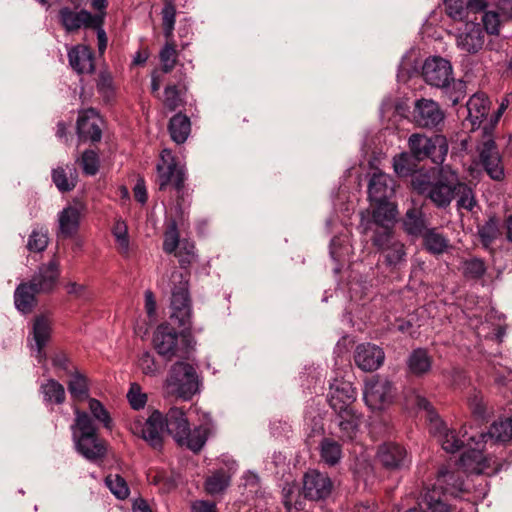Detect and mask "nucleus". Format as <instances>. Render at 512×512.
Here are the masks:
<instances>
[{
    "instance_id": "nucleus-1",
    "label": "nucleus",
    "mask_w": 512,
    "mask_h": 512,
    "mask_svg": "<svg viewBox=\"0 0 512 512\" xmlns=\"http://www.w3.org/2000/svg\"><path fill=\"white\" fill-rule=\"evenodd\" d=\"M416 405L419 409L426 411L427 419L430 423V433L439 437L441 446L445 451L449 453H455L464 446H468L472 451L474 459L477 460L478 473L490 474L488 469L491 468V462H493V465H495V467L492 469V472H497L500 469L499 463L496 459L492 460L491 458L483 457L481 450L479 449V441H477L476 435H469L465 427H463L460 431L461 437H459L454 430L447 429L444 422L435 412L432 404L426 398L420 395L416 396Z\"/></svg>"
},
{
    "instance_id": "nucleus-2",
    "label": "nucleus",
    "mask_w": 512,
    "mask_h": 512,
    "mask_svg": "<svg viewBox=\"0 0 512 512\" xmlns=\"http://www.w3.org/2000/svg\"><path fill=\"white\" fill-rule=\"evenodd\" d=\"M166 432L170 434L175 442L186 447L194 453H198L204 447L209 435L214 431L212 423H205L190 429L189 421L184 410L172 407L164 417Z\"/></svg>"
},
{
    "instance_id": "nucleus-3",
    "label": "nucleus",
    "mask_w": 512,
    "mask_h": 512,
    "mask_svg": "<svg viewBox=\"0 0 512 512\" xmlns=\"http://www.w3.org/2000/svg\"><path fill=\"white\" fill-rule=\"evenodd\" d=\"M74 413L75 419L71 430L77 452L90 461L104 458L107 452L106 443L97 434L92 419L77 407Z\"/></svg>"
},
{
    "instance_id": "nucleus-4",
    "label": "nucleus",
    "mask_w": 512,
    "mask_h": 512,
    "mask_svg": "<svg viewBox=\"0 0 512 512\" xmlns=\"http://www.w3.org/2000/svg\"><path fill=\"white\" fill-rule=\"evenodd\" d=\"M156 168L159 190L164 191L168 186H172L176 191V209L179 213H183L186 198L189 197L185 187L187 179L185 167L179 163L170 150L164 149Z\"/></svg>"
},
{
    "instance_id": "nucleus-5",
    "label": "nucleus",
    "mask_w": 512,
    "mask_h": 512,
    "mask_svg": "<svg viewBox=\"0 0 512 512\" xmlns=\"http://www.w3.org/2000/svg\"><path fill=\"white\" fill-rule=\"evenodd\" d=\"M189 275L175 269L170 276L171 320L185 330L190 328L192 318L191 299L188 289Z\"/></svg>"
},
{
    "instance_id": "nucleus-6",
    "label": "nucleus",
    "mask_w": 512,
    "mask_h": 512,
    "mask_svg": "<svg viewBox=\"0 0 512 512\" xmlns=\"http://www.w3.org/2000/svg\"><path fill=\"white\" fill-rule=\"evenodd\" d=\"M199 387V377L193 365L182 361L172 365L166 379L168 394L190 400L199 392Z\"/></svg>"
},
{
    "instance_id": "nucleus-7",
    "label": "nucleus",
    "mask_w": 512,
    "mask_h": 512,
    "mask_svg": "<svg viewBox=\"0 0 512 512\" xmlns=\"http://www.w3.org/2000/svg\"><path fill=\"white\" fill-rule=\"evenodd\" d=\"M408 147L415 160L431 159L437 165L445 161L448 153V142L442 135L428 137L421 133H413L408 139Z\"/></svg>"
},
{
    "instance_id": "nucleus-8",
    "label": "nucleus",
    "mask_w": 512,
    "mask_h": 512,
    "mask_svg": "<svg viewBox=\"0 0 512 512\" xmlns=\"http://www.w3.org/2000/svg\"><path fill=\"white\" fill-rule=\"evenodd\" d=\"M492 127L483 128V140L478 144L480 164L491 179L501 181L504 179L502 159L491 135Z\"/></svg>"
},
{
    "instance_id": "nucleus-9",
    "label": "nucleus",
    "mask_w": 512,
    "mask_h": 512,
    "mask_svg": "<svg viewBox=\"0 0 512 512\" xmlns=\"http://www.w3.org/2000/svg\"><path fill=\"white\" fill-rule=\"evenodd\" d=\"M456 184H458L456 172L452 171L448 166H442L440 168V176L425 197L438 208H445L450 205L454 198Z\"/></svg>"
},
{
    "instance_id": "nucleus-10",
    "label": "nucleus",
    "mask_w": 512,
    "mask_h": 512,
    "mask_svg": "<svg viewBox=\"0 0 512 512\" xmlns=\"http://www.w3.org/2000/svg\"><path fill=\"white\" fill-rule=\"evenodd\" d=\"M131 429L135 435L140 436L153 449H162L166 428L164 416L159 411H153L144 423L135 422Z\"/></svg>"
},
{
    "instance_id": "nucleus-11",
    "label": "nucleus",
    "mask_w": 512,
    "mask_h": 512,
    "mask_svg": "<svg viewBox=\"0 0 512 512\" xmlns=\"http://www.w3.org/2000/svg\"><path fill=\"white\" fill-rule=\"evenodd\" d=\"M413 121L420 128L438 129L444 122L445 114L439 104L432 99L421 98L415 101Z\"/></svg>"
},
{
    "instance_id": "nucleus-12",
    "label": "nucleus",
    "mask_w": 512,
    "mask_h": 512,
    "mask_svg": "<svg viewBox=\"0 0 512 512\" xmlns=\"http://www.w3.org/2000/svg\"><path fill=\"white\" fill-rule=\"evenodd\" d=\"M422 76L430 86L447 88L453 81L452 66L441 57L428 58L422 67Z\"/></svg>"
},
{
    "instance_id": "nucleus-13",
    "label": "nucleus",
    "mask_w": 512,
    "mask_h": 512,
    "mask_svg": "<svg viewBox=\"0 0 512 512\" xmlns=\"http://www.w3.org/2000/svg\"><path fill=\"white\" fill-rule=\"evenodd\" d=\"M436 488L441 493V498L447 502L448 496L457 497L464 490L462 472L457 469L441 467L433 484L424 486L423 489Z\"/></svg>"
},
{
    "instance_id": "nucleus-14",
    "label": "nucleus",
    "mask_w": 512,
    "mask_h": 512,
    "mask_svg": "<svg viewBox=\"0 0 512 512\" xmlns=\"http://www.w3.org/2000/svg\"><path fill=\"white\" fill-rule=\"evenodd\" d=\"M153 343L157 353L168 360L181 356L182 351L186 352L179 344V334L169 324H161L157 327Z\"/></svg>"
},
{
    "instance_id": "nucleus-15",
    "label": "nucleus",
    "mask_w": 512,
    "mask_h": 512,
    "mask_svg": "<svg viewBox=\"0 0 512 512\" xmlns=\"http://www.w3.org/2000/svg\"><path fill=\"white\" fill-rule=\"evenodd\" d=\"M356 391L352 383L345 380L335 379L330 384L328 402L335 413H343L354 409Z\"/></svg>"
},
{
    "instance_id": "nucleus-16",
    "label": "nucleus",
    "mask_w": 512,
    "mask_h": 512,
    "mask_svg": "<svg viewBox=\"0 0 512 512\" xmlns=\"http://www.w3.org/2000/svg\"><path fill=\"white\" fill-rule=\"evenodd\" d=\"M485 32L480 23L473 21L464 24L456 37V45L469 54L478 53L484 46Z\"/></svg>"
},
{
    "instance_id": "nucleus-17",
    "label": "nucleus",
    "mask_w": 512,
    "mask_h": 512,
    "mask_svg": "<svg viewBox=\"0 0 512 512\" xmlns=\"http://www.w3.org/2000/svg\"><path fill=\"white\" fill-rule=\"evenodd\" d=\"M385 360V353L381 347L373 343H361L356 346L354 361L357 367L365 372L379 369Z\"/></svg>"
},
{
    "instance_id": "nucleus-18",
    "label": "nucleus",
    "mask_w": 512,
    "mask_h": 512,
    "mask_svg": "<svg viewBox=\"0 0 512 512\" xmlns=\"http://www.w3.org/2000/svg\"><path fill=\"white\" fill-rule=\"evenodd\" d=\"M331 479L316 470L307 472L303 480L304 496L310 500L318 501L327 498L332 492Z\"/></svg>"
},
{
    "instance_id": "nucleus-19",
    "label": "nucleus",
    "mask_w": 512,
    "mask_h": 512,
    "mask_svg": "<svg viewBox=\"0 0 512 512\" xmlns=\"http://www.w3.org/2000/svg\"><path fill=\"white\" fill-rule=\"evenodd\" d=\"M59 276V262L56 258H53L47 264L39 266L37 272L28 283L31 285L32 290L36 292L49 293L55 288Z\"/></svg>"
},
{
    "instance_id": "nucleus-20",
    "label": "nucleus",
    "mask_w": 512,
    "mask_h": 512,
    "mask_svg": "<svg viewBox=\"0 0 512 512\" xmlns=\"http://www.w3.org/2000/svg\"><path fill=\"white\" fill-rule=\"evenodd\" d=\"M101 118L93 108L83 110L77 119V134L81 141L99 142L102 138Z\"/></svg>"
},
{
    "instance_id": "nucleus-21",
    "label": "nucleus",
    "mask_w": 512,
    "mask_h": 512,
    "mask_svg": "<svg viewBox=\"0 0 512 512\" xmlns=\"http://www.w3.org/2000/svg\"><path fill=\"white\" fill-rule=\"evenodd\" d=\"M392 390V384L388 380H372L365 385L364 400L372 409H381L391 401Z\"/></svg>"
},
{
    "instance_id": "nucleus-22",
    "label": "nucleus",
    "mask_w": 512,
    "mask_h": 512,
    "mask_svg": "<svg viewBox=\"0 0 512 512\" xmlns=\"http://www.w3.org/2000/svg\"><path fill=\"white\" fill-rule=\"evenodd\" d=\"M377 457L382 466L388 470H400L410 463L406 449L391 442L379 447Z\"/></svg>"
},
{
    "instance_id": "nucleus-23",
    "label": "nucleus",
    "mask_w": 512,
    "mask_h": 512,
    "mask_svg": "<svg viewBox=\"0 0 512 512\" xmlns=\"http://www.w3.org/2000/svg\"><path fill=\"white\" fill-rule=\"evenodd\" d=\"M395 192L394 180L381 171L374 172L368 184L369 200L374 202H386Z\"/></svg>"
},
{
    "instance_id": "nucleus-24",
    "label": "nucleus",
    "mask_w": 512,
    "mask_h": 512,
    "mask_svg": "<svg viewBox=\"0 0 512 512\" xmlns=\"http://www.w3.org/2000/svg\"><path fill=\"white\" fill-rule=\"evenodd\" d=\"M71 68L79 75L92 74L95 71L94 53L89 46L76 45L68 51Z\"/></svg>"
},
{
    "instance_id": "nucleus-25",
    "label": "nucleus",
    "mask_w": 512,
    "mask_h": 512,
    "mask_svg": "<svg viewBox=\"0 0 512 512\" xmlns=\"http://www.w3.org/2000/svg\"><path fill=\"white\" fill-rule=\"evenodd\" d=\"M451 505L441 498L438 489H423L418 498V507H413L405 512H451Z\"/></svg>"
},
{
    "instance_id": "nucleus-26",
    "label": "nucleus",
    "mask_w": 512,
    "mask_h": 512,
    "mask_svg": "<svg viewBox=\"0 0 512 512\" xmlns=\"http://www.w3.org/2000/svg\"><path fill=\"white\" fill-rule=\"evenodd\" d=\"M98 15H92L87 10L73 11L69 7H64L59 11V19L67 32H74L80 28H90Z\"/></svg>"
},
{
    "instance_id": "nucleus-27",
    "label": "nucleus",
    "mask_w": 512,
    "mask_h": 512,
    "mask_svg": "<svg viewBox=\"0 0 512 512\" xmlns=\"http://www.w3.org/2000/svg\"><path fill=\"white\" fill-rule=\"evenodd\" d=\"M337 414L338 437L342 442H352L360 430L362 415L356 410H348Z\"/></svg>"
},
{
    "instance_id": "nucleus-28",
    "label": "nucleus",
    "mask_w": 512,
    "mask_h": 512,
    "mask_svg": "<svg viewBox=\"0 0 512 512\" xmlns=\"http://www.w3.org/2000/svg\"><path fill=\"white\" fill-rule=\"evenodd\" d=\"M318 450L320 461L329 467L339 464L343 457L342 445L331 437H323Z\"/></svg>"
},
{
    "instance_id": "nucleus-29",
    "label": "nucleus",
    "mask_w": 512,
    "mask_h": 512,
    "mask_svg": "<svg viewBox=\"0 0 512 512\" xmlns=\"http://www.w3.org/2000/svg\"><path fill=\"white\" fill-rule=\"evenodd\" d=\"M403 228L411 236H422L428 229L426 216L420 207L413 206L406 211Z\"/></svg>"
},
{
    "instance_id": "nucleus-30",
    "label": "nucleus",
    "mask_w": 512,
    "mask_h": 512,
    "mask_svg": "<svg viewBox=\"0 0 512 512\" xmlns=\"http://www.w3.org/2000/svg\"><path fill=\"white\" fill-rule=\"evenodd\" d=\"M489 100L481 93H476L470 97L467 102V119L471 122L472 127L480 126L482 121L486 119L489 111Z\"/></svg>"
},
{
    "instance_id": "nucleus-31",
    "label": "nucleus",
    "mask_w": 512,
    "mask_h": 512,
    "mask_svg": "<svg viewBox=\"0 0 512 512\" xmlns=\"http://www.w3.org/2000/svg\"><path fill=\"white\" fill-rule=\"evenodd\" d=\"M80 211L77 207L68 206L58 215L59 235L70 238L78 231L80 224Z\"/></svg>"
},
{
    "instance_id": "nucleus-32",
    "label": "nucleus",
    "mask_w": 512,
    "mask_h": 512,
    "mask_svg": "<svg viewBox=\"0 0 512 512\" xmlns=\"http://www.w3.org/2000/svg\"><path fill=\"white\" fill-rule=\"evenodd\" d=\"M406 363L410 374L421 377L431 370L432 357L426 349L417 348L410 353Z\"/></svg>"
},
{
    "instance_id": "nucleus-33",
    "label": "nucleus",
    "mask_w": 512,
    "mask_h": 512,
    "mask_svg": "<svg viewBox=\"0 0 512 512\" xmlns=\"http://www.w3.org/2000/svg\"><path fill=\"white\" fill-rule=\"evenodd\" d=\"M493 439L496 442H508L512 439V418L495 421L487 433H480L478 436L479 445L487 442V439Z\"/></svg>"
},
{
    "instance_id": "nucleus-34",
    "label": "nucleus",
    "mask_w": 512,
    "mask_h": 512,
    "mask_svg": "<svg viewBox=\"0 0 512 512\" xmlns=\"http://www.w3.org/2000/svg\"><path fill=\"white\" fill-rule=\"evenodd\" d=\"M439 176L440 169L436 168L414 171L411 174V186L418 194L426 196Z\"/></svg>"
},
{
    "instance_id": "nucleus-35",
    "label": "nucleus",
    "mask_w": 512,
    "mask_h": 512,
    "mask_svg": "<svg viewBox=\"0 0 512 512\" xmlns=\"http://www.w3.org/2000/svg\"><path fill=\"white\" fill-rule=\"evenodd\" d=\"M375 205L372 212L370 224L375 227H394L396 219V206L389 202H374Z\"/></svg>"
},
{
    "instance_id": "nucleus-36",
    "label": "nucleus",
    "mask_w": 512,
    "mask_h": 512,
    "mask_svg": "<svg viewBox=\"0 0 512 512\" xmlns=\"http://www.w3.org/2000/svg\"><path fill=\"white\" fill-rule=\"evenodd\" d=\"M421 237L423 238V247L432 255L443 254L450 246L449 239L437 228H428Z\"/></svg>"
},
{
    "instance_id": "nucleus-37",
    "label": "nucleus",
    "mask_w": 512,
    "mask_h": 512,
    "mask_svg": "<svg viewBox=\"0 0 512 512\" xmlns=\"http://www.w3.org/2000/svg\"><path fill=\"white\" fill-rule=\"evenodd\" d=\"M38 293L28 282L20 283L14 292L15 307L24 314L30 313L36 305L35 295Z\"/></svg>"
},
{
    "instance_id": "nucleus-38",
    "label": "nucleus",
    "mask_w": 512,
    "mask_h": 512,
    "mask_svg": "<svg viewBox=\"0 0 512 512\" xmlns=\"http://www.w3.org/2000/svg\"><path fill=\"white\" fill-rule=\"evenodd\" d=\"M52 181L60 192L72 191L77 184L78 174L76 168L61 166L52 170Z\"/></svg>"
},
{
    "instance_id": "nucleus-39",
    "label": "nucleus",
    "mask_w": 512,
    "mask_h": 512,
    "mask_svg": "<svg viewBox=\"0 0 512 512\" xmlns=\"http://www.w3.org/2000/svg\"><path fill=\"white\" fill-rule=\"evenodd\" d=\"M168 130L174 142L184 143L191 132L189 117L182 113L175 114L169 121Z\"/></svg>"
},
{
    "instance_id": "nucleus-40",
    "label": "nucleus",
    "mask_w": 512,
    "mask_h": 512,
    "mask_svg": "<svg viewBox=\"0 0 512 512\" xmlns=\"http://www.w3.org/2000/svg\"><path fill=\"white\" fill-rule=\"evenodd\" d=\"M51 334V323L45 316L36 317L33 325V338L37 348V357L39 360L45 356L43 348L48 342Z\"/></svg>"
},
{
    "instance_id": "nucleus-41",
    "label": "nucleus",
    "mask_w": 512,
    "mask_h": 512,
    "mask_svg": "<svg viewBox=\"0 0 512 512\" xmlns=\"http://www.w3.org/2000/svg\"><path fill=\"white\" fill-rule=\"evenodd\" d=\"M379 253L384 264L390 269H399L406 262L405 246L400 240L387 246Z\"/></svg>"
},
{
    "instance_id": "nucleus-42",
    "label": "nucleus",
    "mask_w": 512,
    "mask_h": 512,
    "mask_svg": "<svg viewBox=\"0 0 512 512\" xmlns=\"http://www.w3.org/2000/svg\"><path fill=\"white\" fill-rule=\"evenodd\" d=\"M487 264L484 259L471 257L461 262V273L466 280L480 281L487 273Z\"/></svg>"
},
{
    "instance_id": "nucleus-43",
    "label": "nucleus",
    "mask_w": 512,
    "mask_h": 512,
    "mask_svg": "<svg viewBox=\"0 0 512 512\" xmlns=\"http://www.w3.org/2000/svg\"><path fill=\"white\" fill-rule=\"evenodd\" d=\"M186 86L180 81L177 84H168L164 89L163 105L169 111H175L185 104Z\"/></svg>"
},
{
    "instance_id": "nucleus-44",
    "label": "nucleus",
    "mask_w": 512,
    "mask_h": 512,
    "mask_svg": "<svg viewBox=\"0 0 512 512\" xmlns=\"http://www.w3.org/2000/svg\"><path fill=\"white\" fill-rule=\"evenodd\" d=\"M40 392L46 404L61 405L66 399L64 386L54 379H48L40 386Z\"/></svg>"
},
{
    "instance_id": "nucleus-45",
    "label": "nucleus",
    "mask_w": 512,
    "mask_h": 512,
    "mask_svg": "<svg viewBox=\"0 0 512 512\" xmlns=\"http://www.w3.org/2000/svg\"><path fill=\"white\" fill-rule=\"evenodd\" d=\"M478 236L482 247L492 250V245L500 236L499 222L495 217H490L484 224L478 226Z\"/></svg>"
},
{
    "instance_id": "nucleus-46",
    "label": "nucleus",
    "mask_w": 512,
    "mask_h": 512,
    "mask_svg": "<svg viewBox=\"0 0 512 512\" xmlns=\"http://www.w3.org/2000/svg\"><path fill=\"white\" fill-rule=\"evenodd\" d=\"M68 391L75 401H84L89 397V387L87 378L78 371L71 373V379L68 382Z\"/></svg>"
},
{
    "instance_id": "nucleus-47",
    "label": "nucleus",
    "mask_w": 512,
    "mask_h": 512,
    "mask_svg": "<svg viewBox=\"0 0 512 512\" xmlns=\"http://www.w3.org/2000/svg\"><path fill=\"white\" fill-rule=\"evenodd\" d=\"M112 235L115 238L117 250L120 254L127 257L130 251V240L128 235V226L122 219H117L112 227Z\"/></svg>"
},
{
    "instance_id": "nucleus-48",
    "label": "nucleus",
    "mask_w": 512,
    "mask_h": 512,
    "mask_svg": "<svg viewBox=\"0 0 512 512\" xmlns=\"http://www.w3.org/2000/svg\"><path fill=\"white\" fill-rule=\"evenodd\" d=\"M368 229L373 230V236L371 237L372 245L376 248L377 252L382 251L387 246L396 242L398 239L394 235L393 227H375L371 226Z\"/></svg>"
},
{
    "instance_id": "nucleus-49",
    "label": "nucleus",
    "mask_w": 512,
    "mask_h": 512,
    "mask_svg": "<svg viewBox=\"0 0 512 512\" xmlns=\"http://www.w3.org/2000/svg\"><path fill=\"white\" fill-rule=\"evenodd\" d=\"M455 195L458 196L457 206L459 209L463 208L467 211H472L476 206V199L471 187L466 184L460 183L455 186Z\"/></svg>"
},
{
    "instance_id": "nucleus-50",
    "label": "nucleus",
    "mask_w": 512,
    "mask_h": 512,
    "mask_svg": "<svg viewBox=\"0 0 512 512\" xmlns=\"http://www.w3.org/2000/svg\"><path fill=\"white\" fill-rule=\"evenodd\" d=\"M413 156L407 152H402L393 158V168L399 177H407L414 172L416 164Z\"/></svg>"
},
{
    "instance_id": "nucleus-51",
    "label": "nucleus",
    "mask_w": 512,
    "mask_h": 512,
    "mask_svg": "<svg viewBox=\"0 0 512 512\" xmlns=\"http://www.w3.org/2000/svg\"><path fill=\"white\" fill-rule=\"evenodd\" d=\"M163 34L166 40L173 39V32L176 22V7L172 2H167L161 12Z\"/></svg>"
},
{
    "instance_id": "nucleus-52",
    "label": "nucleus",
    "mask_w": 512,
    "mask_h": 512,
    "mask_svg": "<svg viewBox=\"0 0 512 512\" xmlns=\"http://www.w3.org/2000/svg\"><path fill=\"white\" fill-rule=\"evenodd\" d=\"M177 51L175 44L172 40H167L164 47L159 53V58L162 63V71L164 73H170L177 62Z\"/></svg>"
},
{
    "instance_id": "nucleus-53",
    "label": "nucleus",
    "mask_w": 512,
    "mask_h": 512,
    "mask_svg": "<svg viewBox=\"0 0 512 512\" xmlns=\"http://www.w3.org/2000/svg\"><path fill=\"white\" fill-rule=\"evenodd\" d=\"M105 484L118 499L124 500L129 496V487L125 479L120 475L109 474L105 478Z\"/></svg>"
},
{
    "instance_id": "nucleus-54",
    "label": "nucleus",
    "mask_w": 512,
    "mask_h": 512,
    "mask_svg": "<svg viewBox=\"0 0 512 512\" xmlns=\"http://www.w3.org/2000/svg\"><path fill=\"white\" fill-rule=\"evenodd\" d=\"M48 242L49 238L47 230H44L43 228H35L29 235L27 249L30 252L39 253L46 249Z\"/></svg>"
},
{
    "instance_id": "nucleus-55",
    "label": "nucleus",
    "mask_w": 512,
    "mask_h": 512,
    "mask_svg": "<svg viewBox=\"0 0 512 512\" xmlns=\"http://www.w3.org/2000/svg\"><path fill=\"white\" fill-rule=\"evenodd\" d=\"M97 91L105 101H110L114 97V84L112 75L108 71H101L97 80Z\"/></svg>"
},
{
    "instance_id": "nucleus-56",
    "label": "nucleus",
    "mask_w": 512,
    "mask_h": 512,
    "mask_svg": "<svg viewBox=\"0 0 512 512\" xmlns=\"http://www.w3.org/2000/svg\"><path fill=\"white\" fill-rule=\"evenodd\" d=\"M79 161L86 175L93 176L99 171L100 160L97 152L94 150H85Z\"/></svg>"
},
{
    "instance_id": "nucleus-57",
    "label": "nucleus",
    "mask_w": 512,
    "mask_h": 512,
    "mask_svg": "<svg viewBox=\"0 0 512 512\" xmlns=\"http://www.w3.org/2000/svg\"><path fill=\"white\" fill-rule=\"evenodd\" d=\"M180 244L177 224L175 221H171L164 233L163 250L168 254L176 253Z\"/></svg>"
},
{
    "instance_id": "nucleus-58",
    "label": "nucleus",
    "mask_w": 512,
    "mask_h": 512,
    "mask_svg": "<svg viewBox=\"0 0 512 512\" xmlns=\"http://www.w3.org/2000/svg\"><path fill=\"white\" fill-rule=\"evenodd\" d=\"M229 485V480L222 472H217L206 479L205 488L209 494H218Z\"/></svg>"
},
{
    "instance_id": "nucleus-59",
    "label": "nucleus",
    "mask_w": 512,
    "mask_h": 512,
    "mask_svg": "<svg viewBox=\"0 0 512 512\" xmlns=\"http://www.w3.org/2000/svg\"><path fill=\"white\" fill-rule=\"evenodd\" d=\"M178 257L181 267H188L195 259V246L192 242L182 241L179 251L175 253Z\"/></svg>"
},
{
    "instance_id": "nucleus-60",
    "label": "nucleus",
    "mask_w": 512,
    "mask_h": 512,
    "mask_svg": "<svg viewBox=\"0 0 512 512\" xmlns=\"http://www.w3.org/2000/svg\"><path fill=\"white\" fill-rule=\"evenodd\" d=\"M89 409L95 419L102 422L106 428H111L110 415L100 401L94 398L89 399Z\"/></svg>"
},
{
    "instance_id": "nucleus-61",
    "label": "nucleus",
    "mask_w": 512,
    "mask_h": 512,
    "mask_svg": "<svg viewBox=\"0 0 512 512\" xmlns=\"http://www.w3.org/2000/svg\"><path fill=\"white\" fill-rule=\"evenodd\" d=\"M127 398L131 407L135 410L143 408L147 402V395L142 393L140 386L136 383L131 384Z\"/></svg>"
},
{
    "instance_id": "nucleus-62",
    "label": "nucleus",
    "mask_w": 512,
    "mask_h": 512,
    "mask_svg": "<svg viewBox=\"0 0 512 512\" xmlns=\"http://www.w3.org/2000/svg\"><path fill=\"white\" fill-rule=\"evenodd\" d=\"M468 403L472 414L477 419L485 418L486 406L484 403L483 396L480 392L474 391V393L469 397Z\"/></svg>"
},
{
    "instance_id": "nucleus-63",
    "label": "nucleus",
    "mask_w": 512,
    "mask_h": 512,
    "mask_svg": "<svg viewBox=\"0 0 512 512\" xmlns=\"http://www.w3.org/2000/svg\"><path fill=\"white\" fill-rule=\"evenodd\" d=\"M483 30L485 33L490 35H498L500 20L499 15L496 12L488 11L485 12L482 17Z\"/></svg>"
},
{
    "instance_id": "nucleus-64",
    "label": "nucleus",
    "mask_w": 512,
    "mask_h": 512,
    "mask_svg": "<svg viewBox=\"0 0 512 512\" xmlns=\"http://www.w3.org/2000/svg\"><path fill=\"white\" fill-rule=\"evenodd\" d=\"M445 11L449 17L461 20L465 15L464 0H444Z\"/></svg>"
}]
</instances>
